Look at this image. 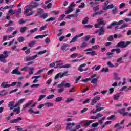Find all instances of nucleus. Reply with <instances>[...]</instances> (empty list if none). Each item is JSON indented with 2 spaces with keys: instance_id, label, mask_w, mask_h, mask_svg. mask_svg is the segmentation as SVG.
Here are the masks:
<instances>
[{
  "instance_id": "nucleus-5",
  "label": "nucleus",
  "mask_w": 131,
  "mask_h": 131,
  "mask_svg": "<svg viewBox=\"0 0 131 131\" xmlns=\"http://www.w3.org/2000/svg\"><path fill=\"white\" fill-rule=\"evenodd\" d=\"M68 73V72H66L64 73H59L55 76L54 79H58V78H59V77L60 78H62V77H63V76H67Z\"/></svg>"
},
{
  "instance_id": "nucleus-37",
  "label": "nucleus",
  "mask_w": 131,
  "mask_h": 131,
  "mask_svg": "<svg viewBox=\"0 0 131 131\" xmlns=\"http://www.w3.org/2000/svg\"><path fill=\"white\" fill-rule=\"evenodd\" d=\"M15 28L14 27H9L8 28L7 30L6 31V33H9V32H11V31H13Z\"/></svg>"
},
{
  "instance_id": "nucleus-41",
  "label": "nucleus",
  "mask_w": 131,
  "mask_h": 131,
  "mask_svg": "<svg viewBox=\"0 0 131 131\" xmlns=\"http://www.w3.org/2000/svg\"><path fill=\"white\" fill-rule=\"evenodd\" d=\"M13 25V21L10 20L8 24L5 25V27H9V26H12Z\"/></svg>"
},
{
  "instance_id": "nucleus-16",
  "label": "nucleus",
  "mask_w": 131,
  "mask_h": 131,
  "mask_svg": "<svg viewBox=\"0 0 131 131\" xmlns=\"http://www.w3.org/2000/svg\"><path fill=\"white\" fill-rule=\"evenodd\" d=\"M128 25L127 24H123L119 28V29H122L123 28H125V27H128ZM115 30H117L118 29V27L116 26L115 28Z\"/></svg>"
},
{
  "instance_id": "nucleus-53",
  "label": "nucleus",
  "mask_w": 131,
  "mask_h": 131,
  "mask_svg": "<svg viewBox=\"0 0 131 131\" xmlns=\"http://www.w3.org/2000/svg\"><path fill=\"white\" fill-rule=\"evenodd\" d=\"M46 97V95H41L39 96V99H38V102H39V101H41V100H42V99H43V98H45Z\"/></svg>"
},
{
  "instance_id": "nucleus-38",
  "label": "nucleus",
  "mask_w": 131,
  "mask_h": 131,
  "mask_svg": "<svg viewBox=\"0 0 131 131\" xmlns=\"http://www.w3.org/2000/svg\"><path fill=\"white\" fill-rule=\"evenodd\" d=\"M118 12L117 8L116 7H115L113 8L112 10V14L113 15H115Z\"/></svg>"
},
{
  "instance_id": "nucleus-12",
  "label": "nucleus",
  "mask_w": 131,
  "mask_h": 131,
  "mask_svg": "<svg viewBox=\"0 0 131 131\" xmlns=\"http://www.w3.org/2000/svg\"><path fill=\"white\" fill-rule=\"evenodd\" d=\"M97 22L99 25H106L107 23L106 21L103 20V18H100L97 19Z\"/></svg>"
},
{
  "instance_id": "nucleus-44",
  "label": "nucleus",
  "mask_w": 131,
  "mask_h": 131,
  "mask_svg": "<svg viewBox=\"0 0 131 131\" xmlns=\"http://www.w3.org/2000/svg\"><path fill=\"white\" fill-rule=\"evenodd\" d=\"M67 47H68V45H67V44H63L61 46V50L62 51H65V50H66V49H67Z\"/></svg>"
},
{
  "instance_id": "nucleus-22",
  "label": "nucleus",
  "mask_w": 131,
  "mask_h": 131,
  "mask_svg": "<svg viewBox=\"0 0 131 131\" xmlns=\"http://www.w3.org/2000/svg\"><path fill=\"white\" fill-rule=\"evenodd\" d=\"M98 78H99V77L91 79V83H93V84H97V83H98Z\"/></svg>"
},
{
  "instance_id": "nucleus-56",
  "label": "nucleus",
  "mask_w": 131,
  "mask_h": 131,
  "mask_svg": "<svg viewBox=\"0 0 131 131\" xmlns=\"http://www.w3.org/2000/svg\"><path fill=\"white\" fill-rule=\"evenodd\" d=\"M28 69H29V68L28 67H25L21 69V71L26 72V71H27V70H28Z\"/></svg>"
},
{
  "instance_id": "nucleus-59",
  "label": "nucleus",
  "mask_w": 131,
  "mask_h": 131,
  "mask_svg": "<svg viewBox=\"0 0 131 131\" xmlns=\"http://www.w3.org/2000/svg\"><path fill=\"white\" fill-rule=\"evenodd\" d=\"M53 72H54V69H51L48 71L47 74L48 75H51V74H53Z\"/></svg>"
},
{
  "instance_id": "nucleus-23",
  "label": "nucleus",
  "mask_w": 131,
  "mask_h": 131,
  "mask_svg": "<svg viewBox=\"0 0 131 131\" xmlns=\"http://www.w3.org/2000/svg\"><path fill=\"white\" fill-rule=\"evenodd\" d=\"M15 12L16 16H19L21 13V8L17 9L15 10Z\"/></svg>"
},
{
  "instance_id": "nucleus-10",
  "label": "nucleus",
  "mask_w": 131,
  "mask_h": 131,
  "mask_svg": "<svg viewBox=\"0 0 131 131\" xmlns=\"http://www.w3.org/2000/svg\"><path fill=\"white\" fill-rule=\"evenodd\" d=\"M35 58H37V55H35L34 56H28L26 57V61L27 62L29 61H33Z\"/></svg>"
},
{
  "instance_id": "nucleus-26",
  "label": "nucleus",
  "mask_w": 131,
  "mask_h": 131,
  "mask_svg": "<svg viewBox=\"0 0 131 131\" xmlns=\"http://www.w3.org/2000/svg\"><path fill=\"white\" fill-rule=\"evenodd\" d=\"M77 38L78 37L76 35L74 37H73L72 39V40L70 41V43H72V42H75V41H77Z\"/></svg>"
},
{
  "instance_id": "nucleus-32",
  "label": "nucleus",
  "mask_w": 131,
  "mask_h": 131,
  "mask_svg": "<svg viewBox=\"0 0 131 131\" xmlns=\"http://www.w3.org/2000/svg\"><path fill=\"white\" fill-rule=\"evenodd\" d=\"M13 112H16V114H19L21 111H20V107H18V108H14L13 110Z\"/></svg>"
},
{
  "instance_id": "nucleus-13",
  "label": "nucleus",
  "mask_w": 131,
  "mask_h": 131,
  "mask_svg": "<svg viewBox=\"0 0 131 131\" xmlns=\"http://www.w3.org/2000/svg\"><path fill=\"white\" fill-rule=\"evenodd\" d=\"M100 99H101V97H100L99 96L94 97L92 99L91 105H94V104H95V103H97V101H99V100H100Z\"/></svg>"
},
{
  "instance_id": "nucleus-40",
  "label": "nucleus",
  "mask_w": 131,
  "mask_h": 131,
  "mask_svg": "<svg viewBox=\"0 0 131 131\" xmlns=\"http://www.w3.org/2000/svg\"><path fill=\"white\" fill-rule=\"evenodd\" d=\"M45 105L47 107H53V106H54V104L53 103L50 102H46L45 103Z\"/></svg>"
},
{
  "instance_id": "nucleus-25",
  "label": "nucleus",
  "mask_w": 131,
  "mask_h": 131,
  "mask_svg": "<svg viewBox=\"0 0 131 131\" xmlns=\"http://www.w3.org/2000/svg\"><path fill=\"white\" fill-rule=\"evenodd\" d=\"M84 67V66H80L79 67V68L78 69V70L80 71V72H82V71H86L88 70V68L83 69V68Z\"/></svg>"
},
{
  "instance_id": "nucleus-30",
  "label": "nucleus",
  "mask_w": 131,
  "mask_h": 131,
  "mask_svg": "<svg viewBox=\"0 0 131 131\" xmlns=\"http://www.w3.org/2000/svg\"><path fill=\"white\" fill-rule=\"evenodd\" d=\"M63 100V97L62 96H59L57 97L56 99H55V102H61V101Z\"/></svg>"
},
{
  "instance_id": "nucleus-46",
  "label": "nucleus",
  "mask_w": 131,
  "mask_h": 131,
  "mask_svg": "<svg viewBox=\"0 0 131 131\" xmlns=\"http://www.w3.org/2000/svg\"><path fill=\"white\" fill-rule=\"evenodd\" d=\"M18 46L14 45L12 47V50H14V51H16V52H19V49H17Z\"/></svg>"
},
{
  "instance_id": "nucleus-63",
  "label": "nucleus",
  "mask_w": 131,
  "mask_h": 131,
  "mask_svg": "<svg viewBox=\"0 0 131 131\" xmlns=\"http://www.w3.org/2000/svg\"><path fill=\"white\" fill-rule=\"evenodd\" d=\"M108 68H103L101 70V72H108Z\"/></svg>"
},
{
  "instance_id": "nucleus-64",
  "label": "nucleus",
  "mask_w": 131,
  "mask_h": 131,
  "mask_svg": "<svg viewBox=\"0 0 131 131\" xmlns=\"http://www.w3.org/2000/svg\"><path fill=\"white\" fill-rule=\"evenodd\" d=\"M45 53H47V50H44L42 51H39L38 54V55H42L43 54H45Z\"/></svg>"
},
{
  "instance_id": "nucleus-27",
  "label": "nucleus",
  "mask_w": 131,
  "mask_h": 131,
  "mask_svg": "<svg viewBox=\"0 0 131 131\" xmlns=\"http://www.w3.org/2000/svg\"><path fill=\"white\" fill-rule=\"evenodd\" d=\"M85 123L84 124V126H89V125H90V124H91V123H92L93 122V121L92 120H85Z\"/></svg>"
},
{
  "instance_id": "nucleus-51",
  "label": "nucleus",
  "mask_w": 131,
  "mask_h": 131,
  "mask_svg": "<svg viewBox=\"0 0 131 131\" xmlns=\"http://www.w3.org/2000/svg\"><path fill=\"white\" fill-rule=\"evenodd\" d=\"M98 125H99V123L96 122L92 124V127H94V128L98 127Z\"/></svg>"
},
{
  "instance_id": "nucleus-31",
  "label": "nucleus",
  "mask_w": 131,
  "mask_h": 131,
  "mask_svg": "<svg viewBox=\"0 0 131 131\" xmlns=\"http://www.w3.org/2000/svg\"><path fill=\"white\" fill-rule=\"evenodd\" d=\"M7 94H8V92H7L6 90H2L0 93V96H1V97H3L4 96H6Z\"/></svg>"
},
{
  "instance_id": "nucleus-60",
  "label": "nucleus",
  "mask_w": 131,
  "mask_h": 131,
  "mask_svg": "<svg viewBox=\"0 0 131 131\" xmlns=\"http://www.w3.org/2000/svg\"><path fill=\"white\" fill-rule=\"evenodd\" d=\"M85 7V4H84V3L83 2L81 3V5L78 6V8H79L80 9L81 8H84Z\"/></svg>"
},
{
  "instance_id": "nucleus-9",
  "label": "nucleus",
  "mask_w": 131,
  "mask_h": 131,
  "mask_svg": "<svg viewBox=\"0 0 131 131\" xmlns=\"http://www.w3.org/2000/svg\"><path fill=\"white\" fill-rule=\"evenodd\" d=\"M124 120H122V121L120 123H117L115 125L114 128H117L118 129H121L122 128V126H121V124H123L124 123Z\"/></svg>"
},
{
  "instance_id": "nucleus-24",
  "label": "nucleus",
  "mask_w": 131,
  "mask_h": 131,
  "mask_svg": "<svg viewBox=\"0 0 131 131\" xmlns=\"http://www.w3.org/2000/svg\"><path fill=\"white\" fill-rule=\"evenodd\" d=\"M111 52H116L117 54H120L121 51L119 49H113L111 50Z\"/></svg>"
},
{
  "instance_id": "nucleus-3",
  "label": "nucleus",
  "mask_w": 131,
  "mask_h": 131,
  "mask_svg": "<svg viewBox=\"0 0 131 131\" xmlns=\"http://www.w3.org/2000/svg\"><path fill=\"white\" fill-rule=\"evenodd\" d=\"M9 57V53L8 51H4L3 54H0V62L2 63H7V58Z\"/></svg>"
},
{
  "instance_id": "nucleus-19",
  "label": "nucleus",
  "mask_w": 131,
  "mask_h": 131,
  "mask_svg": "<svg viewBox=\"0 0 131 131\" xmlns=\"http://www.w3.org/2000/svg\"><path fill=\"white\" fill-rule=\"evenodd\" d=\"M1 86H2V88H10V85L8 84V82H4L2 83Z\"/></svg>"
},
{
  "instance_id": "nucleus-17",
  "label": "nucleus",
  "mask_w": 131,
  "mask_h": 131,
  "mask_svg": "<svg viewBox=\"0 0 131 131\" xmlns=\"http://www.w3.org/2000/svg\"><path fill=\"white\" fill-rule=\"evenodd\" d=\"M121 94V93H117L116 95H114L113 99L116 101L118 100V99L120 97Z\"/></svg>"
},
{
  "instance_id": "nucleus-4",
  "label": "nucleus",
  "mask_w": 131,
  "mask_h": 131,
  "mask_svg": "<svg viewBox=\"0 0 131 131\" xmlns=\"http://www.w3.org/2000/svg\"><path fill=\"white\" fill-rule=\"evenodd\" d=\"M122 23H123V20H121L119 22L114 21L111 24L110 26H107V29H111L112 28V26L120 25L121 24H122Z\"/></svg>"
},
{
  "instance_id": "nucleus-1",
  "label": "nucleus",
  "mask_w": 131,
  "mask_h": 131,
  "mask_svg": "<svg viewBox=\"0 0 131 131\" xmlns=\"http://www.w3.org/2000/svg\"><path fill=\"white\" fill-rule=\"evenodd\" d=\"M31 4V5H28L25 7V14H28L29 13V11H32L33 9L37 8L39 6V4L35 1H32Z\"/></svg>"
},
{
  "instance_id": "nucleus-58",
  "label": "nucleus",
  "mask_w": 131,
  "mask_h": 131,
  "mask_svg": "<svg viewBox=\"0 0 131 131\" xmlns=\"http://www.w3.org/2000/svg\"><path fill=\"white\" fill-rule=\"evenodd\" d=\"M78 56V54L77 53H73L71 55V58H76Z\"/></svg>"
},
{
  "instance_id": "nucleus-34",
  "label": "nucleus",
  "mask_w": 131,
  "mask_h": 131,
  "mask_svg": "<svg viewBox=\"0 0 131 131\" xmlns=\"http://www.w3.org/2000/svg\"><path fill=\"white\" fill-rule=\"evenodd\" d=\"M114 79H116V80H120L121 78L120 77H118V75H117V74L114 73Z\"/></svg>"
},
{
  "instance_id": "nucleus-18",
  "label": "nucleus",
  "mask_w": 131,
  "mask_h": 131,
  "mask_svg": "<svg viewBox=\"0 0 131 131\" xmlns=\"http://www.w3.org/2000/svg\"><path fill=\"white\" fill-rule=\"evenodd\" d=\"M114 8V5L113 4H110L106 7H104L103 10L104 11H107V10H108V9H113Z\"/></svg>"
},
{
  "instance_id": "nucleus-28",
  "label": "nucleus",
  "mask_w": 131,
  "mask_h": 131,
  "mask_svg": "<svg viewBox=\"0 0 131 131\" xmlns=\"http://www.w3.org/2000/svg\"><path fill=\"white\" fill-rule=\"evenodd\" d=\"M68 9V10L66 11V15H68V14H70V13L73 12V8H70V7H69Z\"/></svg>"
},
{
  "instance_id": "nucleus-52",
  "label": "nucleus",
  "mask_w": 131,
  "mask_h": 131,
  "mask_svg": "<svg viewBox=\"0 0 131 131\" xmlns=\"http://www.w3.org/2000/svg\"><path fill=\"white\" fill-rule=\"evenodd\" d=\"M99 9H100V6L99 5L93 7V10L94 12H97V11H99Z\"/></svg>"
},
{
  "instance_id": "nucleus-48",
  "label": "nucleus",
  "mask_w": 131,
  "mask_h": 131,
  "mask_svg": "<svg viewBox=\"0 0 131 131\" xmlns=\"http://www.w3.org/2000/svg\"><path fill=\"white\" fill-rule=\"evenodd\" d=\"M90 38H91V36L88 35L84 37V40H85V41L86 42L89 41V40H90Z\"/></svg>"
},
{
  "instance_id": "nucleus-61",
  "label": "nucleus",
  "mask_w": 131,
  "mask_h": 131,
  "mask_svg": "<svg viewBox=\"0 0 131 131\" xmlns=\"http://www.w3.org/2000/svg\"><path fill=\"white\" fill-rule=\"evenodd\" d=\"M54 20H56L55 17H50L46 20V22H49V21H54Z\"/></svg>"
},
{
  "instance_id": "nucleus-55",
  "label": "nucleus",
  "mask_w": 131,
  "mask_h": 131,
  "mask_svg": "<svg viewBox=\"0 0 131 131\" xmlns=\"http://www.w3.org/2000/svg\"><path fill=\"white\" fill-rule=\"evenodd\" d=\"M29 70H30V72H29V74L30 75H31V74H33V70H34V69L33 68H29Z\"/></svg>"
},
{
  "instance_id": "nucleus-42",
  "label": "nucleus",
  "mask_w": 131,
  "mask_h": 131,
  "mask_svg": "<svg viewBox=\"0 0 131 131\" xmlns=\"http://www.w3.org/2000/svg\"><path fill=\"white\" fill-rule=\"evenodd\" d=\"M88 22H89V17H85V19H84L82 21V24H86Z\"/></svg>"
},
{
  "instance_id": "nucleus-47",
  "label": "nucleus",
  "mask_w": 131,
  "mask_h": 131,
  "mask_svg": "<svg viewBox=\"0 0 131 131\" xmlns=\"http://www.w3.org/2000/svg\"><path fill=\"white\" fill-rule=\"evenodd\" d=\"M17 40L19 42H23V41L25 40V39L23 37H19L18 38Z\"/></svg>"
},
{
  "instance_id": "nucleus-33",
  "label": "nucleus",
  "mask_w": 131,
  "mask_h": 131,
  "mask_svg": "<svg viewBox=\"0 0 131 131\" xmlns=\"http://www.w3.org/2000/svg\"><path fill=\"white\" fill-rule=\"evenodd\" d=\"M48 34H45L43 35H37L34 37L35 39H37L38 38H43V37L47 36Z\"/></svg>"
},
{
  "instance_id": "nucleus-49",
  "label": "nucleus",
  "mask_w": 131,
  "mask_h": 131,
  "mask_svg": "<svg viewBox=\"0 0 131 131\" xmlns=\"http://www.w3.org/2000/svg\"><path fill=\"white\" fill-rule=\"evenodd\" d=\"M38 30V28H35L34 29L30 30L29 31L30 33H34L35 31H37Z\"/></svg>"
},
{
  "instance_id": "nucleus-2",
  "label": "nucleus",
  "mask_w": 131,
  "mask_h": 131,
  "mask_svg": "<svg viewBox=\"0 0 131 131\" xmlns=\"http://www.w3.org/2000/svg\"><path fill=\"white\" fill-rule=\"evenodd\" d=\"M70 86H71V84H70V83H66V81H63L61 83L58 84L57 92L58 94H61V93H63V92H64L65 88H70Z\"/></svg>"
},
{
  "instance_id": "nucleus-8",
  "label": "nucleus",
  "mask_w": 131,
  "mask_h": 131,
  "mask_svg": "<svg viewBox=\"0 0 131 131\" xmlns=\"http://www.w3.org/2000/svg\"><path fill=\"white\" fill-rule=\"evenodd\" d=\"M32 103H33V100H31L29 101V103H26L25 108H28V107H29L30 106L31 107H35V106H36V102H35L33 105H32Z\"/></svg>"
},
{
  "instance_id": "nucleus-7",
  "label": "nucleus",
  "mask_w": 131,
  "mask_h": 131,
  "mask_svg": "<svg viewBox=\"0 0 131 131\" xmlns=\"http://www.w3.org/2000/svg\"><path fill=\"white\" fill-rule=\"evenodd\" d=\"M8 107L10 108V110H13V109L17 108L18 105H17V103H16L15 105L14 101H11L8 104Z\"/></svg>"
},
{
  "instance_id": "nucleus-20",
  "label": "nucleus",
  "mask_w": 131,
  "mask_h": 131,
  "mask_svg": "<svg viewBox=\"0 0 131 131\" xmlns=\"http://www.w3.org/2000/svg\"><path fill=\"white\" fill-rule=\"evenodd\" d=\"M88 46H89V45H88V42H86V41H84L83 42H82L80 48L81 49H83V48H86V47H88Z\"/></svg>"
},
{
  "instance_id": "nucleus-36",
  "label": "nucleus",
  "mask_w": 131,
  "mask_h": 131,
  "mask_svg": "<svg viewBox=\"0 0 131 131\" xmlns=\"http://www.w3.org/2000/svg\"><path fill=\"white\" fill-rule=\"evenodd\" d=\"M48 17H49V15L48 14V13H44L41 15L40 18H42L43 19H46V18H48Z\"/></svg>"
},
{
  "instance_id": "nucleus-35",
  "label": "nucleus",
  "mask_w": 131,
  "mask_h": 131,
  "mask_svg": "<svg viewBox=\"0 0 131 131\" xmlns=\"http://www.w3.org/2000/svg\"><path fill=\"white\" fill-rule=\"evenodd\" d=\"M24 101H25V99L24 98H23L19 100H18V102L16 103V106H20V105H21V104H22V102Z\"/></svg>"
},
{
  "instance_id": "nucleus-62",
  "label": "nucleus",
  "mask_w": 131,
  "mask_h": 131,
  "mask_svg": "<svg viewBox=\"0 0 131 131\" xmlns=\"http://www.w3.org/2000/svg\"><path fill=\"white\" fill-rule=\"evenodd\" d=\"M96 109L97 112H99V111H101V110H103L104 109V107H96Z\"/></svg>"
},
{
  "instance_id": "nucleus-57",
  "label": "nucleus",
  "mask_w": 131,
  "mask_h": 131,
  "mask_svg": "<svg viewBox=\"0 0 131 131\" xmlns=\"http://www.w3.org/2000/svg\"><path fill=\"white\" fill-rule=\"evenodd\" d=\"M72 101H74V99H73V98H68L66 100V103H69L70 102H71Z\"/></svg>"
},
{
  "instance_id": "nucleus-39",
  "label": "nucleus",
  "mask_w": 131,
  "mask_h": 131,
  "mask_svg": "<svg viewBox=\"0 0 131 131\" xmlns=\"http://www.w3.org/2000/svg\"><path fill=\"white\" fill-rule=\"evenodd\" d=\"M16 12H15V10L14 11L13 9H10L9 11H8V14H10V15H11V16H13V15H14V14H15Z\"/></svg>"
},
{
  "instance_id": "nucleus-50",
  "label": "nucleus",
  "mask_w": 131,
  "mask_h": 131,
  "mask_svg": "<svg viewBox=\"0 0 131 131\" xmlns=\"http://www.w3.org/2000/svg\"><path fill=\"white\" fill-rule=\"evenodd\" d=\"M122 59H123V57H120L119 58H118V59L117 60V62L122 64V63H123V62H122Z\"/></svg>"
},
{
  "instance_id": "nucleus-43",
  "label": "nucleus",
  "mask_w": 131,
  "mask_h": 131,
  "mask_svg": "<svg viewBox=\"0 0 131 131\" xmlns=\"http://www.w3.org/2000/svg\"><path fill=\"white\" fill-rule=\"evenodd\" d=\"M35 42H36V41L35 40L32 41L30 43H29V47H30V48L33 47V46L35 45Z\"/></svg>"
},
{
  "instance_id": "nucleus-14",
  "label": "nucleus",
  "mask_w": 131,
  "mask_h": 131,
  "mask_svg": "<svg viewBox=\"0 0 131 131\" xmlns=\"http://www.w3.org/2000/svg\"><path fill=\"white\" fill-rule=\"evenodd\" d=\"M19 68H17L13 70L11 72L12 74H16L17 75H21V72L18 70Z\"/></svg>"
},
{
  "instance_id": "nucleus-11",
  "label": "nucleus",
  "mask_w": 131,
  "mask_h": 131,
  "mask_svg": "<svg viewBox=\"0 0 131 131\" xmlns=\"http://www.w3.org/2000/svg\"><path fill=\"white\" fill-rule=\"evenodd\" d=\"M45 13V11L42 10L41 8H39L38 10V12L37 14L35 15V16H39V18H40V16Z\"/></svg>"
},
{
  "instance_id": "nucleus-6",
  "label": "nucleus",
  "mask_w": 131,
  "mask_h": 131,
  "mask_svg": "<svg viewBox=\"0 0 131 131\" xmlns=\"http://www.w3.org/2000/svg\"><path fill=\"white\" fill-rule=\"evenodd\" d=\"M95 33H98V35H104L105 34V29H104V27H101L99 30H96Z\"/></svg>"
},
{
  "instance_id": "nucleus-45",
  "label": "nucleus",
  "mask_w": 131,
  "mask_h": 131,
  "mask_svg": "<svg viewBox=\"0 0 131 131\" xmlns=\"http://www.w3.org/2000/svg\"><path fill=\"white\" fill-rule=\"evenodd\" d=\"M113 35H110L109 36L107 37V40L108 41H112L113 40Z\"/></svg>"
},
{
  "instance_id": "nucleus-54",
  "label": "nucleus",
  "mask_w": 131,
  "mask_h": 131,
  "mask_svg": "<svg viewBox=\"0 0 131 131\" xmlns=\"http://www.w3.org/2000/svg\"><path fill=\"white\" fill-rule=\"evenodd\" d=\"M55 97V95L54 94H51L50 95H49L47 97V99L48 100H50V99H53Z\"/></svg>"
},
{
  "instance_id": "nucleus-15",
  "label": "nucleus",
  "mask_w": 131,
  "mask_h": 131,
  "mask_svg": "<svg viewBox=\"0 0 131 131\" xmlns=\"http://www.w3.org/2000/svg\"><path fill=\"white\" fill-rule=\"evenodd\" d=\"M118 111L120 114H122L123 116H125V115H127L128 113L127 112H125V110L124 108L118 110Z\"/></svg>"
},
{
  "instance_id": "nucleus-29",
  "label": "nucleus",
  "mask_w": 131,
  "mask_h": 131,
  "mask_svg": "<svg viewBox=\"0 0 131 131\" xmlns=\"http://www.w3.org/2000/svg\"><path fill=\"white\" fill-rule=\"evenodd\" d=\"M55 63L56 66H63L64 65V63L61 60L57 61Z\"/></svg>"
},
{
  "instance_id": "nucleus-21",
  "label": "nucleus",
  "mask_w": 131,
  "mask_h": 131,
  "mask_svg": "<svg viewBox=\"0 0 131 131\" xmlns=\"http://www.w3.org/2000/svg\"><path fill=\"white\" fill-rule=\"evenodd\" d=\"M27 29H28L27 27H22L21 28H20V32H21V33H24L25 31L27 30Z\"/></svg>"
}]
</instances>
